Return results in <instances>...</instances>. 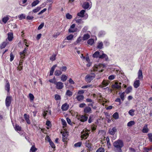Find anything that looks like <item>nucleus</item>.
Segmentation results:
<instances>
[{"label": "nucleus", "instance_id": "nucleus-1", "mask_svg": "<svg viewBox=\"0 0 152 152\" xmlns=\"http://www.w3.org/2000/svg\"><path fill=\"white\" fill-rule=\"evenodd\" d=\"M113 145L116 152H122L121 148L124 146V142L122 140H118L113 142Z\"/></svg>", "mask_w": 152, "mask_h": 152}, {"label": "nucleus", "instance_id": "nucleus-2", "mask_svg": "<svg viewBox=\"0 0 152 152\" xmlns=\"http://www.w3.org/2000/svg\"><path fill=\"white\" fill-rule=\"evenodd\" d=\"M105 67V65L102 64H99L98 65H95L93 67V71L94 72L98 71L99 72H102L104 70L102 69L101 70L100 69L102 67L104 68Z\"/></svg>", "mask_w": 152, "mask_h": 152}, {"label": "nucleus", "instance_id": "nucleus-3", "mask_svg": "<svg viewBox=\"0 0 152 152\" xmlns=\"http://www.w3.org/2000/svg\"><path fill=\"white\" fill-rule=\"evenodd\" d=\"M95 77V74L94 73H91V74L87 75L85 77L86 81L88 82H90Z\"/></svg>", "mask_w": 152, "mask_h": 152}, {"label": "nucleus", "instance_id": "nucleus-4", "mask_svg": "<svg viewBox=\"0 0 152 152\" xmlns=\"http://www.w3.org/2000/svg\"><path fill=\"white\" fill-rule=\"evenodd\" d=\"M121 83L118 82H116L115 84L112 85V87L113 88L115 89L118 90H120L121 88Z\"/></svg>", "mask_w": 152, "mask_h": 152}, {"label": "nucleus", "instance_id": "nucleus-5", "mask_svg": "<svg viewBox=\"0 0 152 152\" xmlns=\"http://www.w3.org/2000/svg\"><path fill=\"white\" fill-rule=\"evenodd\" d=\"M12 100V97L10 96H7L5 100V104L6 106L9 107L11 104Z\"/></svg>", "mask_w": 152, "mask_h": 152}, {"label": "nucleus", "instance_id": "nucleus-6", "mask_svg": "<svg viewBox=\"0 0 152 152\" xmlns=\"http://www.w3.org/2000/svg\"><path fill=\"white\" fill-rule=\"evenodd\" d=\"M55 84L56 88L58 89H62L64 87L63 83L60 82H56Z\"/></svg>", "mask_w": 152, "mask_h": 152}, {"label": "nucleus", "instance_id": "nucleus-7", "mask_svg": "<svg viewBox=\"0 0 152 152\" xmlns=\"http://www.w3.org/2000/svg\"><path fill=\"white\" fill-rule=\"evenodd\" d=\"M75 24H72L70 28L69 29V32L70 33H73L76 31V28H75Z\"/></svg>", "mask_w": 152, "mask_h": 152}, {"label": "nucleus", "instance_id": "nucleus-8", "mask_svg": "<svg viewBox=\"0 0 152 152\" xmlns=\"http://www.w3.org/2000/svg\"><path fill=\"white\" fill-rule=\"evenodd\" d=\"M117 129L115 127L110 129L109 131V133L111 135H114L116 132Z\"/></svg>", "mask_w": 152, "mask_h": 152}, {"label": "nucleus", "instance_id": "nucleus-9", "mask_svg": "<svg viewBox=\"0 0 152 152\" xmlns=\"http://www.w3.org/2000/svg\"><path fill=\"white\" fill-rule=\"evenodd\" d=\"M84 112L85 113H91L92 112L91 108L89 107H86L84 110Z\"/></svg>", "mask_w": 152, "mask_h": 152}, {"label": "nucleus", "instance_id": "nucleus-10", "mask_svg": "<svg viewBox=\"0 0 152 152\" xmlns=\"http://www.w3.org/2000/svg\"><path fill=\"white\" fill-rule=\"evenodd\" d=\"M88 119V117L84 115H82L80 116L78 118V119L82 122H84L87 121Z\"/></svg>", "mask_w": 152, "mask_h": 152}, {"label": "nucleus", "instance_id": "nucleus-11", "mask_svg": "<svg viewBox=\"0 0 152 152\" xmlns=\"http://www.w3.org/2000/svg\"><path fill=\"white\" fill-rule=\"evenodd\" d=\"M69 107V105L66 103H64L61 106V109L63 111L67 110Z\"/></svg>", "mask_w": 152, "mask_h": 152}, {"label": "nucleus", "instance_id": "nucleus-12", "mask_svg": "<svg viewBox=\"0 0 152 152\" xmlns=\"http://www.w3.org/2000/svg\"><path fill=\"white\" fill-rule=\"evenodd\" d=\"M108 84L109 83L107 81L104 80L102 83V85H99V87L101 88H103L107 86Z\"/></svg>", "mask_w": 152, "mask_h": 152}, {"label": "nucleus", "instance_id": "nucleus-13", "mask_svg": "<svg viewBox=\"0 0 152 152\" xmlns=\"http://www.w3.org/2000/svg\"><path fill=\"white\" fill-rule=\"evenodd\" d=\"M6 84L5 85V89L8 92H9L10 90V85L9 82L7 80L6 81Z\"/></svg>", "mask_w": 152, "mask_h": 152}, {"label": "nucleus", "instance_id": "nucleus-14", "mask_svg": "<svg viewBox=\"0 0 152 152\" xmlns=\"http://www.w3.org/2000/svg\"><path fill=\"white\" fill-rule=\"evenodd\" d=\"M57 66L56 64L54 65L52 67L50 71V75L51 76L53 75L54 71L55 70V68Z\"/></svg>", "mask_w": 152, "mask_h": 152}, {"label": "nucleus", "instance_id": "nucleus-15", "mask_svg": "<svg viewBox=\"0 0 152 152\" xmlns=\"http://www.w3.org/2000/svg\"><path fill=\"white\" fill-rule=\"evenodd\" d=\"M8 34V40L10 41H12L13 38V34L12 33L10 32L7 34Z\"/></svg>", "mask_w": 152, "mask_h": 152}, {"label": "nucleus", "instance_id": "nucleus-16", "mask_svg": "<svg viewBox=\"0 0 152 152\" xmlns=\"http://www.w3.org/2000/svg\"><path fill=\"white\" fill-rule=\"evenodd\" d=\"M103 58H105L106 61H107L108 59V57L107 55L104 53H102V55H99V58L102 59Z\"/></svg>", "mask_w": 152, "mask_h": 152}, {"label": "nucleus", "instance_id": "nucleus-17", "mask_svg": "<svg viewBox=\"0 0 152 152\" xmlns=\"http://www.w3.org/2000/svg\"><path fill=\"white\" fill-rule=\"evenodd\" d=\"M77 100L79 102L82 101L84 98V96L83 95H78L76 97Z\"/></svg>", "mask_w": 152, "mask_h": 152}, {"label": "nucleus", "instance_id": "nucleus-18", "mask_svg": "<svg viewBox=\"0 0 152 152\" xmlns=\"http://www.w3.org/2000/svg\"><path fill=\"white\" fill-rule=\"evenodd\" d=\"M149 129L148 128V125L145 124L142 130V132L144 133H147L148 132Z\"/></svg>", "mask_w": 152, "mask_h": 152}, {"label": "nucleus", "instance_id": "nucleus-19", "mask_svg": "<svg viewBox=\"0 0 152 152\" xmlns=\"http://www.w3.org/2000/svg\"><path fill=\"white\" fill-rule=\"evenodd\" d=\"M140 85V81L139 80H135L134 83V87L135 88H137Z\"/></svg>", "mask_w": 152, "mask_h": 152}, {"label": "nucleus", "instance_id": "nucleus-20", "mask_svg": "<svg viewBox=\"0 0 152 152\" xmlns=\"http://www.w3.org/2000/svg\"><path fill=\"white\" fill-rule=\"evenodd\" d=\"M8 43L9 42L7 41H4L3 42L1 45L0 48L1 49L4 48Z\"/></svg>", "mask_w": 152, "mask_h": 152}, {"label": "nucleus", "instance_id": "nucleus-21", "mask_svg": "<svg viewBox=\"0 0 152 152\" xmlns=\"http://www.w3.org/2000/svg\"><path fill=\"white\" fill-rule=\"evenodd\" d=\"M59 69L61 71V72H66L67 70V68L65 66H63L61 67H58Z\"/></svg>", "mask_w": 152, "mask_h": 152}, {"label": "nucleus", "instance_id": "nucleus-22", "mask_svg": "<svg viewBox=\"0 0 152 152\" xmlns=\"http://www.w3.org/2000/svg\"><path fill=\"white\" fill-rule=\"evenodd\" d=\"M24 116L25 120L26 121L27 123L28 124H30V121L29 120V116L26 114H24Z\"/></svg>", "mask_w": 152, "mask_h": 152}, {"label": "nucleus", "instance_id": "nucleus-23", "mask_svg": "<svg viewBox=\"0 0 152 152\" xmlns=\"http://www.w3.org/2000/svg\"><path fill=\"white\" fill-rule=\"evenodd\" d=\"M62 74V72L61 71L59 70H56L54 72V75L56 76H59Z\"/></svg>", "mask_w": 152, "mask_h": 152}, {"label": "nucleus", "instance_id": "nucleus-24", "mask_svg": "<svg viewBox=\"0 0 152 152\" xmlns=\"http://www.w3.org/2000/svg\"><path fill=\"white\" fill-rule=\"evenodd\" d=\"M99 52L98 51H96L94 54L92 56L94 58H99Z\"/></svg>", "mask_w": 152, "mask_h": 152}, {"label": "nucleus", "instance_id": "nucleus-25", "mask_svg": "<svg viewBox=\"0 0 152 152\" xmlns=\"http://www.w3.org/2000/svg\"><path fill=\"white\" fill-rule=\"evenodd\" d=\"M85 11L84 10H81L80 12L77 13V15L80 17L83 18L84 17V14Z\"/></svg>", "mask_w": 152, "mask_h": 152}, {"label": "nucleus", "instance_id": "nucleus-26", "mask_svg": "<svg viewBox=\"0 0 152 152\" xmlns=\"http://www.w3.org/2000/svg\"><path fill=\"white\" fill-rule=\"evenodd\" d=\"M138 78L140 80H142L143 78L142 70H139L138 72Z\"/></svg>", "mask_w": 152, "mask_h": 152}, {"label": "nucleus", "instance_id": "nucleus-27", "mask_svg": "<svg viewBox=\"0 0 152 152\" xmlns=\"http://www.w3.org/2000/svg\"><path fill=\"white\" fill-rule=\"evenodd\" d=\"M89 4L88 2H85L83 5V7L85 9H88L89 7Z\"/></svg>", "mask_w": 152, "mask_h": 152}, {"label": "nucleus", "instance_id": "nucleus-28", "mask_svg": "<svg viewBox=\"0 0 152 152\" xmlns=\"http://www.w3.org/2000/svg\"><path fill=\"white\" fill-rule=\"evenodd\" d=\"M67 77L64 75H62L61 77V80L62 82H64L66 81L67 79Z\"/></svg>", "mask_w": 152, "mask_h": 152}, {"label": "nucleus", "instance_id": "nucleus-29", "mask_svg": "<svg viewBox=\"0 0 152 152\" xmlns=\"http://www.w3.org/2000/svg\"><path fill=\"white\" fill-rule=\"evenodd\" d=\"M125 92L123 93L119 92V94L120 95V97L122 101H123L124 99Z\"/></svg>", "mask_w": 152, "mask_h": 152}, {"label": "nucleus", "instance_id": "nucleus-30", "mask_svg": "<svg viewBox=\"0 0 152 152\" xmlns=\"http://www.w3.org/2000/svg\"><path fill=\"white\" fill-rule=\"evenodd\" d=\"M132 90V86H129L128 87L126 90L125 92L127 94H128L130 93Z\"/></svg>", "mask_w": 152, "mask_h": 152}, {"label": "nucleus", "instance_id": "nucleus-31", "mask_svg": "<svg viewBox=\"0 0 152 152\" xmlns=\"http://www.w3.org/2000/svg\"><path fill=\"white\" fill-rule=\"evenodd\" d=\"M73 94V92L69 90H67L66 93V95L69 97H71Z\"/></svg>", "mask_w": 152, "mask_h": 152}, {"label": "nucleus", "instance_id": "nucleus-32", "mask_svg": "<svg viewBox=\"0 0 152 152\" xmlns=\"http://www.w3.org/2000/svg\"><path fill=\"white\" fill-rule=\"evenodd\" d=\"M94 39H90L88 41L87 43L88 44L92 45L94 44Z\"/></svg>", "mask_w": 152, "mask_h": 152}, {"label": "nucleus", "instance_id": "nucleus-33", "mask_svg": "<svg viewBox=\"0 0 152 152\" xmlns=\"http://www.w3.org/2000/svg\"><path fill=\"white\" fill-rule=\"evenodd\" d=\"M135 124V123L134 121H131L129 122L127 124V126H128L130 127L133 125Z\"/></svg>", "mask_w": 152, "mask_h": 152}, {"label": "nucleus", "instance_id": "nucleus-34", "mask_svg": "<svg viewBox=\"0 0 152 152\" xmlns=\"http://www.w3.org/2000/svg\"><path fill=\"white\" fill-rule=\"evenodd\" d=\"M90 37V35L88 34H85L84 35L83 37V39L84 40H86L88 39Z\"/></svg>", "mask_w": 152, "mask_h": 152}, {"label": "nucleus", "instance_id": "nucleus-35", "mask_svg": "<svg viewBox=\"0 0 152 152\" xmlns=\"http://www.w3.org/2000/svg\"><path fill=\"white\" fill-rule=\"evenodd\" d=\"M88 136V133H85L83 134L82 136L81 137L82 138L86 139Z\"/></svg>", "mask_w": 152, "mask_h": 152}, {"label": "nucleus", "instance_id": "nucleus-36", "mask_svg": "<svg viewBox=\"0 0 152 152\" xmlns=\"http://www.w3.org/2000/svg\"><path fill=\"white\" fill-rule=\"evenodd\" d=\"M85 145L86 147H88V148H91V143L86 141L85 143Z\"/></svg>", "mask_w": 152, "mask_h": 152}, {"label": "nucleus", "instance_id": "nucleus-37", "mask_svg": "<svg viewBox=\"0 0 152 152\" xmlns=\"http://www.w3.org/2000/svg\"><path fill=\"white\" fill-rule=\"evenodd\" d=\"M39 2V1L38 0H36L33 1L31 4L32 7H34Z\"/></svg>", "mask_w": 152, "mask_h": 152}, {"label": "nucleus", "instance_id": "nucleus-38", "mask_svg": "<svg viewBox=\"0 0 152 152\" xmlns=\"http://www.w3.org/2000/svg\"><path fill=\"white\" fill-rule=\"evenodd\" d=\"M37 150V149L35 147V146L33 145L31 147L30 149V151L32 152H35Z\"/></svg>", "mask_w": 152, "mask_h": 152}, {"label": "nucleus", "instance_id": "nucleus-39", "mask_svg": "<svg viewBox=\"0 0 152 152\" xmlns=\"http://www.w3.org/2000/svg\"><path fill=\"white\" fill-rule=\"evenodd\" d=\"M96 86H92L91 85H86L82 87V88H86L88 87H91V88H93L94 87H96Z\"/></svg>", "mask_w": 152, "mask_h": 152}, {"label": "nucleus", "instance_id": "nucleus-40", "mask_svg": "<svg viewBox=\"0 0 152 152\" xmlns=\"http://www.w3.org/2000/svg\"><path fill=\"white\" fill-rule=\"evenodd\" d=\"M113 116L115 119H118L119 118V115L118 113L117 112L113 114Z\"/></svg>", "mask_w": 152, "mask_h": 152}, {"label": "nucleus", "instance_id": "nucleus-41", "mask_svg": "<svg viewBox=\"0 0 152 152\" xmlns=\"http://www.w3.org/2000/svg\"><path fill=\"white\" fill-rule=\"evenodd\" d=\"M55 99L56 100H60L61 97L59 95L56 94L55 95Z\"/></svg>", "mask_w": 152, "mask_h": 152}, {"label": "nucleus", "instance_id": "nucleus-42", "mask_svg": "<svg viewBox=\"0 0 152 152\" xmlns=\"http://www.w3.org/2000/svg\"><path fill=\"white\" fill-rule=\"evenodd\" d=\"M76 22L78 24H80L83 23V21L81 19H77V18H76L75 19Z\"/></svg>", "mask_w": 152, "mask_h": 152}, {"label": "nucleus", "instance_id": "nucleus-43", "mask_svg": "<svg viewBox=\"0 0 152 152\" xmlns=\"http://www.w3.org/2000/svg\"><path fill=\"white\" fill-rule=\"evenodd\" d=\"M104 148L102 147L99 148L96 151V152H104Z\"/></svg>", "mask_w": 152, "mask_h": 152}, {"label": "nucleus", "instance_id": "nucleus-44", "mask_svg": "<svg viewBox=\"0 0 152 152\" xmlns=\"http://www.w3.org/2000/svg\"><path fill=\"white\" fill-rule=\"evenodd\" d=\"M148 136L149 141L152 142V133H150L148 134Z\"/></svg>", "mask_w": 152, "mask_h": 152}, {"label": "nucleus", "instance_id": "nucleus-45", "mask_svg": "<svg viewBox=\"0 0 152 152\" xmlns=\"http://www.w3.org/2000/svg\"><path fill=\"white\" fill-rule=\"evenodd\" d=\"M82 39L81 37H79L77 40L75 42V45H77L78 43L81 41Z\"/></svg>", "mask_w": 152, "mask_h": 152}, {"label": "nucleus", "instance_id": "nucleus-46", "mask_svg": "<svg viewBox=\"0 0 152 152\" xmlns=\"http://www.w3.org/2000/svg\"><path fill=\"white\" fill-rule=\"evenodd\" d=\"M9 20V18L8 17H5L3 18L2 21L4 23H6Z\"/></svg>", "mask_w": 152, "mask_h": 152}, {"label": "nucleus", "instance_id": "nucleus-47", "mask_svg": "<svg viewBox=\"0 0 152 152\" xmlns=\"http://www.w3.org/2000/svg\"><path fill=\"white\" fill-rule=\"evenodd\" d=\"M134 111L133 109L130 110L129 112V114L132 116H133L134 115Z\"/></svg>", "mask_w": 152, "mask_h": 152}, {"label": "nucleus", "instance_id": "nucleus-48", "mask_svg": "<svg viewBox=\"0 0 152 152\" xmlns=\"http://www.w3.org/2000/svg\"><path fill=\"white\" fill-rule=\"evenodd\" d=\"M41 8L40 7H38L35 9L33 10V12L34 13H36L38 12L41 9Z\"/></svg>", "mask_w": 152, "mask_h": 152}, {"label": "nucleus", "instance_id": "nucleus-49", "mask_svg": "<svg viewBox=\"0 0 152 152\" xmlns=\"http://www.w3.org/2000/svg\"><path fill=\"white\" fill-rule=\"evenodd\" d=\"M56 55H53L52 56L50 57V60L52 61H54L56 59Z\"/></svg>", "mask_w": 152, "mask_h": 152}, {"label": "nucleus", "instance_id": "nucleus-50", "mask_svg": "<svg viewBox=\"0 0 152 152\" xmlns=\"http://www.w3.org/2000/svg\"><path fill=\"white\" fill-rule=\"evenodd\" d=\"M103 46V44L102 42H101L98 43L97 46V48L99 49L102 48V46Z\"/></svg>", "mask_w": 152, "mask_h": 152}, {"label": "nucleus", "instance_id": "nucleus-51", "mask_svg": "<svg viewBox=\"0 0 152 152\" xmlns=\"http://www.w3.org/2000/svg\"><path fill=\"white\" fill-rule=\"evenodd\" d=\"M93 115H91L89 117V118L88 120V122L89 123H91L93 120L92 118H93Z\"/></svg>", "mask_w": 152, "mask_h": 152}, {"label": "nucleus", "instance_id": "nucleus-52", "mask_svg": "<svg viewBox=\"0 0 152 152\" xmlns=\"http://www.w3.org/2000/svg\"><path fill=\"white\" fill-rule=\"evenodd\" d=\"M82 144V143L81 142H79L75 144L74 145V146L75 147H80Z\"/></svg>", "mask_w": 152, "mask_h": 152}, {"label": "nucleus", "instance_id": "nucleus-53", "mask_svg": "<svg viewBox=\"0 0 152 152\" xmlns=\"http://www.w3.org/2000/svg\"><path fill=\"white\" fill-rule=\"evenodd\" d=\"M29 96L31 101H33L34 100V97L32 94L30 93L29 94Z\"/></svg>", "mask_w": 152, "mask_h": 152}, {"label": "nucleus", "instance_id": "nucleus-54", "mask_svg": "<svg viewBox=\"0 0 152 152\" xmlns=\"http://www.w3.org/2000/svg\"><path fill=\"white\" fill-rule=\"evenodd\" d=\"M19 17L20 20H22L23 19H25L26 16L23 14H22L19 16Z\"/></svg>", "mask_w": 152, "mask_h": 152}, {"label": "nucleus", "instance_id": "nucleus-55", "mask_svg": "<svg viewBox=\"0 0 152 152\" xmlns=\"http://www.w3.org/2000/svg\"><path fill=\"white\" fill-rule=\"evenodd\" d=\"M15 130L17 131H20L21 130V128L18 125H16Z\"/></svg>", "mask_w": 152, "mask_h": 152}, {"label": "nucleus", "instance_id": "nucleus-56", "mask_svg": "<svg viewBox=\"0 0 152 152\" xmlns=\"http://www.w3.org/2000/svg\"><path fill=\"white\" fill-rule=\"evenodd\" d=\"M73 35L70 34L67 37L66 39L68 40H71L73 38Z\"/></svg>", "mask_w": 152, "mask_h": 152}, {"label": "nucleus", "instance_id": "nucleus-57", "mask_svg": "<svg viewBox=\"0 0 152 152\" xmlns=\"http://www.w3.org/2000/svg\"><path fill=\"white\" fill-rule=\"evenodd\" d=\"M44 23H42L38 27L37 29L39 30L42 29L44 26Z\"/></svg>", "mask_w": 152, "mask_h": 152}, {"label": "nucleus", "instance_id": "nucleus-58", "mask_svg": "<svg viewBox=\"0 0 152 152\" xmlns=\"http://www.w3.org/2000/svg\"><path fill=\"white\" fill-rule=\"evenodd\" d=\"M27 53L26 48H25L24 50L21 52H20L19 53L20 55H21L23 54H26Z\"/></svg>", "mask_w": 152, "mask_h": 152}, {"label": "nucleus", "instance_id": "nucleus-59", "mask_svg": "<svg viewBox=\"0 0 152 152\" xmlns=\"http://www.w3.org/2000/svg\"><path fill=\"white\" fill-rule=\"evenodd\" d=\"M66 17L67 19H71L72 18V16L69 13H67L66 15Z\"/></svg>", "mask_w": 152, "mask_h": 152}, {"label": "nucleus", "instance_id": "nucleus-60", "mask_svg": "<svg viewBox=\"0 0 152 152\" xmlns=\"http://www.w3.org/2000/svg\"><path fill=\"white\" fill-rule=\"evenodd\" d=\"M14 56L13 54L11 53L10 54V61H12L13 60Z\"/></svg>", "mask_w": 152, "mask_h": 152}, {"label": "nucleus", "instance_id": "nucleus-61", "mask_svg": "<svg viewBox=\"0 0 152 152\" xmlns=\"http://www.w3.org/2000/svg\"><path fill=\"white\" fill-rule=\"evenodd\" d=\"M49 143L50 145L52 148H55V146L54 143L52 141L49 142Z\"/></svg>", "mask_w": 152, "mask_h": 152}, {"label": "nucleus", "instance_id": "nucleus-62", "mask_svg": "<svg viewBox=\"0 0 152 152\" xmlns=\"http://www.w3.org/2000/svg\"><path fill=\"white\" fill-rule=\"evenodd\" d=\"M106 140L107 145H110L111 144L110 142V139L108 137H106Z\"/></svg>", "mask_w": 152, "mask_h": 152}, {"label": "nucleus", "instance_id": "nucleus-63", "mask_svg": "<svg viewBox=\"0 0 152 152\" xmlns=\"http://www.w3.org/2000/svg\"><path fill=\"white\" fill-rule=\"evenodd\" d=\"M34 17L32 16H28L26 18V19L27 20H31L33 19Z\"/></svg>", "mask_w": 152, "mask_h": 152}, {"label": "nucleus", "instance_id": "nucleus-64", "mask_svg": "<svg viewBox=\"0 0 152 152\" xmlns=\"http://www.w3.org/2000/svg\"><path fill=\"white\" fill-rule=\"evenodd\" d=\"M115 76L114 75H111L108 77L109 79L110 80H113L115 78Z\"/></svg>", "mask_w": 152, "mask_h": 152}]
</instances>
